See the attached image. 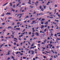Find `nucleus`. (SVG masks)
<instances>
[{
	"instance_id": "13d9d810",
	"label": "nucleus",
	"mask_w": 60,
	"mask_h": 60,
	"mask_svg": "<svg viewBox=\"0 0 60 60\" xmlns=\"http://www.w3.org/2000/svg\"><path fill=\"white\" fill-rule=\"evenodd\" d=\"M5 31H6V30H3V31H4V32H5Z\"/></svg>"
},
{
	"instance_id": "393cba45",
	"label": "nucleus",
	"mask_w": 60,
	"mask_h": 60,
	"mask_svg": "<svg viewBox=\"0 0 60 60\" xmlns=\"http://www.w3.org/2000/svg\"><path fill=\"white\" fill-rule=\"evenodd\" d=\"M34 19V18H31L30 19V20H33V19Z\"/></svg>"
},
{
	"instance_id": "69168bd1",
	"label": "nucleus",
	"mask_w": 60,
	"mask_h": 60,
	"mask_svg": "<svg viewBox=\"0 0 60 60\" xmlns=\"http://www.w3.org/2000/svg\"><path fill=\"white\" fill-rule=\"evenodd\" d=\"M26 17L27 18H29V17H28V16H26Z\"/></svg>"
},
{
	"instance_id": "9b49d317",
	"label": "nucleus",
	"mask_w": 60,
	"mask_h": 60,
	"mask_svg": "<svg viewBox=\"0 0 60 60\" xmlns=\"http://www.w3.org/2000/svg\"><path fill=\"white\" fill-rule=\"evenodd\" d=\"M55 21H56L57 22H59V20H55Z\"/></svg>"
},
{
	"instance_id": "c756f323",
	"label": "nucleus",
	"mask_w": 60,
	"mask_h": 60,
	"mask_svg": "<svg viewBox=\"0 0 60 60\" xmlns=\"http://www.w3.org/2000/svg\"><path fill=\"white\" fill-rule=\"evenodd\" d=\"M31 32H30L29 33V35H31Z\"/></svg>"
},
{
	"instance_id": "a19ab883",
	"label": "nucleus",
	"mask_w": 60,
	"mask_h": 60,
	"mask_svg": "<svg viewBox=\"0 0 60 60\" xmlns=\"http://www.w3.org/2000/svg\"><path fill=\"white\" fill-rule=\"evenodd\" d=\"M28 4H31V3H30V2H28Z\"/></svg>"
},
{
	"instance_id": "39448f33",
	"label": "nucleus",
	"mask_w": 60,
	"mask_h": 60,
	"mask_svg": "<svg viewBox=\"0 0 60 60\" xmlns=\"http://www.w3.org/2000/svg\"><path fill=\"white\" fill-rule=\"evenodd\" d=\"M43 27L44 28V26L43 25H41V29H42Z\"/></svg>"
},
{
	"instance_id": "f704fd0d",
	"label": "nucleus",
	"mask_w": 60,
	"mask_h": 60,
	"mask_svg": "<svg viewBox=\"0 0 60 60\" xmlns=\"http://www.w3.org/2000/svg\"><path fill=\"white\" fill-rule=\"evenodd\" d=\"M34 44H33L32 45H31V46H34Z\"/></svg>"
},
{
	"instance_id": "4d7b16f0",
	"label": "nucleus",
	"mask_w": 60,
	"mask_h": 60,
	"mask_svg": "<svg viewBox=\"0 0 60 60\" xmlns=\"http://www.w3.org/2000/svg\"><path fill=\"white\" fill-rule=\"evenodd\" d=\"M19 3H18V4L17 5V6H19Z\"/></svg>"
},
{
	"instance_id": "6ab92c4d",
	"label": "nucleus",
	"mask_w": 60,
	"mask_h": 60,
	"mask_svg": "<svg viewBox=\"0 0 60 60\" xmlns=\"http://www.w3.org/2000/svg\"><path fill=\"white\" fill-rule=\"evenodd\" d=\"M47 31V29H45L44 30V32H46Z\"/></svg>"
},
{
	"instance_id": "8fccbe9b",
	"label": "nucleus",
	"mask_w": 60,
	"mask_h": 60,
	"mask_svg": "<svg viewBox=\"0 0 60 60\" xmlns=\"http://www.w3.org/2000/svg\"><path fill=\"white\" fill-rule=\"evenodd\" d=\"M14 39H15V40H17V38H14Z\"/></svg>"
},
{
	"instance_id": "5701e85b",
	"label": "nucleus",
	"mask_w": 60,
	"mask_h": 60,
	"mask_svg": "<svg viewBox=\"0 0 60 60\" xmlns=\"http://www.w3.org/2000/svg\"><path fill=\"white\" fill-rule=\"evenodd\" d=\"M39 15H42L43 14L42 13H39Z\"/></svg>"
},
{
	"instance_id": "4468645a",
	"label": "nucleus",
	"mask_w": 60,
	"mask_h": 60,
	"mask_svg": "<svg viewBox=\"0 0 60 60\" xmlns=\"http://www.w3.org/2000/svg\"><path fill=\"white\" fill-rule=\"evenodd\" d=\"M10 28H12V27L11 26H9L8 28V29H9Z\"/></svg>"
},
{
	"instance_id": "37998d69",
	"label": "nucleus",
	"mask_w": 60,
	"mask_h": 60,
	"mask_svg": "<svg viewBox=\"0 0 60 60\" xmlns=\"http://www.w3.org/2000/svg\"><path fill=\"white\" fill-rule=\"evenodd\" d=\"M50 19H53V17H50Z\"/></svg>"
},
{
	"instance_id": "864d4df0",
	"label": "nucleus",
	"mask_w": 60,
	"mask_h": 60,
	"mask_svg": "<svg viewBox=\"0 0 60 60\" xmlns=\"http://www.w3.org/2000/svg\"><path fill=\"white\" fill-rule=\"evenodd\" d=\"M35 13H36V12H34L33 13V14H35Z\"/></svg>"
},
{
	"instance_id": "bf43d9fd",
	"label": "nucleus",
	"mask_w": 60,
	"mask_h": 60,
	"mask_svg": "<svg viewBox=\"0 0 60 60\" xmlns=\"http://www.w3.org/2000/svg\"><path fill=\"white\" fill-rule=\"evenodd\" d=\"M54 36H57L56 34H55Z\"/></svg>"
},
{
	"instance_id": "09e8293b",
	"label": "nucleus",
	"mask_w": 60,
	"mask_h": 60,
	"mask_svg": "<svg viewBox=\"0 0 60 60\" xmlns=\"http://www.w3.org/2000/svg\"><path fill=\"white\" fill-rule=\"evenodd\" d=\"M19 15H23V14H19Z\"/></svg>"
},
{
	"instance_id": "b1692460",
	"label": "nucleus",
	"mask_w": 60,
	"mask_h": 60,
	"mask_svg": "<svg viewBox=\"0 0 60 60\" xmlns=\"http://www.w3.org/2000/svg\"><path fill=\"white\" fill-rule=\"evenodd\" d=\"M25 34V32L22 33V34Z\"/></svg>"
},
{
	"instance_id": "72a5a7b5",
	"label": "nucleus",
	"mask_w": 60,
	"mask_h": 60,
	"mask_svg": "<svg viewBox=\"0 0 60 60\" xmlns=\"http://www.w3.org/2000/svg\"><path fill=\"white\" fill-rule=\"evenodd\" d=\"M12 17H10L8 18V19H12Z\"/></svg>"
},
{
	"instance_id": "6e6d98bb",
	"label": "nucleus",
	"mask_w": 60,
	"mask_h": 60,
	"mask_svg": "<svg viewBox=\"0 0 60 60\" xmlns=\"http://www.w3.org/2000/svg\"><path fill=\"white\" fill-rule=\"evenodd\" d=\"M41 41H38V43H41Z\"/></svg>"
},
{
	"instance_id": "2f4dec72",
	"label": "nucleus",
	"mask_w": 60,
	"mask_h": 60,
	"mask_svg": "<svg viewBox=\"0 0 60 60\" xmlns=\"http://www.w3.org/2000/svg\"><path fill=\"white\" fill-rule=\"evenodd\" d=\"M17 52V53H19V54H21V52Z\"/></svg>"
},
{
	"instance_id": "680f3d73",
	"label": "nucleus",
	"mask_w": 60,
	"mask_h": 60,
	"mask_svg": "<svg viewBox=\"0 0 60 60\" xmlns=\"http://www.w3.org/2000/svg\"><path fill=\"white\" fill-rule=\"evenodd\" d=\"M5 47H8V45H5Z\"/></svg>"
},
{
	"instance_id": "49530a36",
	"label": "nucleus",
	"mask_w": 60,
	"mask_h": 60,
	"mask_svg": "<svg viewBox=\"0 0 60 60\" xmlns=\"http://www.w3.org/2000/svg\"><path fill=\"white\" fill-rule=\"evenodd\" d=\"M42 44H44H44H45V43H44V42H42Z\"/></svg>"
},
{
	"instance_id": "473e14b6",
	"label": "nucleus",
	"mask_w": 60,
	"mask_h": 60,
	"mask_svg": "<svg viewBox=\"0 0 60 60\" xmlns=\"http://www.w3.org/2000/svg\"><path fill=\"white\" fill-rule=\"evenodd\" d=\"M8 55H10V52H8Z\"/></svg>"
},
{
	"instance_id": "4be33fe9",
	"label": "nucleus",
	"mask_w": 60,
	"mask_h": 60,
	"mask_svg": "<svg viewBox=\"0 0 60 60\" xmlns=\"http://www.w3.org/2000/svg\"><path fill=\"white\" fill-rule=\"evenodd\" d=\"M58 16H59V18H60V15H58Z\"/></svg>"
},
{
	"instance_id": "e2e57ef3",
	"label": "nucleus",
	"mask_w": 60,
	"mask_h": 60,
	"mask_svg": "<svg viewBox=\"0 0 60 60\" xmlns=\"http://www.w3.org/2000/svg\"><path fill=\"white\" fill-rule=\"evenodd\" d=\"M11 52V51H8V52Z\"/></svg>"
},
{
	"instance_id": "4c0bfd02",
	"label": "nucleus",
	"mask_w": 60,
	"mask_h": 60,
	"mask_svg": "<svg viewBox=\"0 0 60 60\" xmlns=\"http://www.w3.org/2000/svg\"><path fill=\"white\" fill-rule=\"evenodd\" d=\"M35 5H36V6H37V4H36V3H35Z\"/></svg>"
},
{
	"instance_id": "f257e3e1",
	"label": "nucleus",
	"mask_w": 60,
	"mask_h": 60,
	"mask_svg": "<svg viewBox=\"0 0 60 60\" xmlns=\"http://www.w3.org/2000/svg\"><path fill=\"white\" fill-rule=\"evenodd\" d=\"M35 34H36V35H37V36H39V35H40V34H39V33H38L37 32Z\"/></svg>"
},
{
	"instance_id": "dca6fc26",
	"label": "nucleus",
	"mask_w": 60,
	"mask_h": 60,
	"mask_svg": "<svg viewBox=\"0 0 60 60\" xmlns=\"http://www.w3.org/2000/svg\"><path fill=\"white\" fill-rule=\"evenodd\" d=\"M45 20V19H42V21H44Z\"/></svg>"
},
{
	"instance_id": "de8ad7c7",
	"label": "nucleus",
	"mask_w": 60,
	"mask_h": 60,
	"mask_svg": "<svg viewBox=\"0 0 60 60\" xmlns=\"http://www.w3.org/2000/svg\"><path fill=\"white\" fill-rule=\"evenodd\" d=\"M25 29H24V30H23V31L22 32V33H23V32H24V31H25Z\"/></svg>"
},
{
	"instance_id": "0eeeda50",
	"label": "nucleus",
	"mask_w": 60,
	"mask_h": 60,
	"mask_svg": "<svg viewBox=\"0 0 60 60\" xmlns=\"http://www.w3.org/2000/svg\"><path fill=\"white\" fill-rule=\"evenodd\" d=\"M6 15H11V13H8L6 14Z\"/></svg>"
},
{
	"instance_id": "412c9836",
	"label": "nucleus",
	"mask_w": 60,
	"mask_h": 60,
	"mask_svg": "<svg viewBox=\"0 0 60 60\" xmlns=\"http://www.w3.org/2000/svg\"><path fill=\"white\" fill-rule=\"evenodd\" d=\"M2 25H3V26H4V25H5V23H2Z\"/></svg>"
},
{
	"instance_id": "1a4fd4ad",
	"label": "nucleus",
	"mask_w": 60,
	"mask_h": 60,
	"mask_svg": "<svg viewBox=\"0 0 60 60\" xmlns=\"http://www.w3.org/2000/svg\"><path fill=\"white\" fill-rule=\"evenodd\" d=\"M4 16V13L3 14H2L1 15V17H3Z\"/></svg>"
},
{
	"instance_id": "6e6552de",
	"label": "nucleus",
	"mask_w": 60,
	"mask_h": 60,
	"mask_svg": "<svg viewBox=\"0 0 60 60\" xmlns=\"http://www.w3.org/2000/svg\"><path fill=\"white\" fill-rule=\"evenodd\" d=\"M43 6L44 7V9H46V6H45L44 5H43Z\"/></svg>"
},
{
	"instance_id": "9d476101",
	"label": "nucleus",
	"mask_w": 60,
	"mask_h": 60,
	"mask_svg": "<svg viewBox=\"0 0 60 60\" xmlns=\"http://www.w3.org/2000/svg\"><path fill=\"white\" fill-rule=\"evenodd\" d=\"M54 6L55 7H57V4L55 5Z\"/></svg>"
},
{
	"instance_id": "a211bd4d",
	"label": "nucleus",
	"mask_w": 60,
	"mask_h": 60,
	"mask_svg": "<svg viewBox=\"0 0 60 60\" xmlns=\"http://www.w3.org/2000/svg\"><path fill=\"white\" fill-rule=\"evenodd\" d=\"M6 4H4L3 5V6H5V5H6Z\"/></svg>"
},
{
	"instance_id": "338daca9",
	"label": "nucleus",
	"mask_w": 60,
	"mask_h": 60,
	"mask_svg": "<svg viewBox=\"0 0 60 60\" xmlns=\"http://www.w3.org/2000/svg\"><path fill=\"white\" fill-rule=\"evenodd\" d=\"M42 31H40V33H42Z\"/></svg>"
},
{
	"instance_id": "603ef678",
	"label": "nucleus",
	"mask_w": 60,
	"mask_h": 60,
	"mask_svg": "<svg viewBox=\"0 0 60 60\" xmlns=\"http://www.w3.org/2000/svg\"><path fill=\"white\" fill-rule=\"evenodd\" d=\"M60 34V33H57V34Z\"/></svg>"
},
{
	"instance_id": "7c9ffc66",
	"label": "nucleus",
	"mask_w": 60,
	"mask_h": 60,
	"mask_svg": "<svg viewBox=\"0 0 60 60\" xmlns=\"http://www.w3.org/2000/svg\"><path fill=\"white\" fill-rule=\"evenodd\" d=\"M28 43H29V45H30V41H29L28 42Z\"/></svg>"
},
{
	"instance_id": "7ed1b4c3",
	"label": "nucleus",
	"mask_w": 60,
	"mask_h": 60,
	"mask_svg": "<svg viewBox=\"0 0 60 60\" xmlns=\"http://www.w3.org/2000/svg\"><path fill=\"white\" fill-rule=\"evenodd\" d=\"M45 25H48V22L47 21L46 22L44 23Z\"/></svg>"
},
{
	"instance_id": "423d86ee",
	"label": "nucleus",
	"mask_w": 60,
	"mask_h": 60,
	"mask_svg": "<svg viewBox=\"0 0 60 60\" xmlns=\"http://www.w3.org/2000/svg\"><path fill=\"white\" fill-rule=\"evenodd\" d=\"M16 30H20V29L17 28H16Z\"/></svg>"
},
{
	"instance_id": "2eb2a0df",
	"label": "nucleus",
	"mask_w": 60,
	"mask_h": 60,
	"mask_svg": "<svg viewBox=\"0 0 60 60\" xmlns=\"http://www.w3.org/2000/svg\"><path fill=\"white\" fill-rule=\"evenodd\" d=\"M17 47H19V46L20 45H19V44H17Z\"/></svg>"
},
{
	"instance_id": "20e7f679",
	"label": "nucleus",
	"mask_w": 60,
	"mask_h": 60,
	"mask_svg": "<svg viewBox=\"0 0 60 60\" xmlns=\"http://www.w3.org/2000/svg\"><path fill=\"white\" fill-rule=\"evenodd\" d=\"M34 30V28H32V30L33 31V33H34L35 31V30Z\"/></svg>"
},
{
	"instance_id": "052dcab7",
	"label": "nucleus",
	"mask_w": 60,
	"mask_h": 60,
	"mask_svg": "<svg viewBox=\"0 0 60 60\" xmlns=\"http://www.w3.org/2000/svg\"><path fill=\"white\" fill-rule=\"evenodd\" d=\"M23 59H26V57H23Z\"/></svg>"
},
{
	"instance_id": "c03bdc74",
	"label": "nucleus",
	"mask_w": 60,
	"mask_h": 60,
	"mask_svg": "<svg viewBox=\"0 0 60 60\" xmlns=\"http://www.w3.org/2000/svg\"><path fill=\"white\" fill-rule=\"evenodd\" d=\"M42 49H43L44 50L45 49V48H44L43 47H42Z\"/></svg>"
},
{
	"instance_id": "bb28decb",
	"label": "nucleus",
	"mask_w": 60,
	"mask_h": 60,
	"mask_svg": "<svg viewBox=\"0 0 60 60\" xmlns=\"http://www.w3.org/2000/svg\"><path fill=\"white\" fill-rule=\"evenodd\" d=\"M39 8L41 9V6H40L39 7Z\"/></svg>"
},
{
	"instance_id": "79ce46f5",
	"label": "nucleus",
	"mask_w": 60,
	"mask_h": 60,
	"mask_svg": "<svg viewBox=\"0 0 60 60\" xmlns=\"http://www.w3.org/2000/svg\"><path fill=\"white\" fill-rule=\"evenodd\" d=\"M46 40H45V41H44V43H45L46 42Z\"/></svg>"
},
{
	"instance_id": "f8f14e48",
	"label": "nucleus",
	"mask_w": 60,
	"mask_h": 60,
	"mask_svg": "<svg viewBox=\"0 0 60 60\" xmlns=\"http://www.w3.org/2000/svg\"><path fill=\"white\" fill-rule=\"evenodd\" d=\"M4 45V44H2V45H1L0 48H2V46H3Z\"/></svg>"
},
{
	"instance_id": "0e129e2a",
	"label": "nucleus",
	"mask_w": 60,
	"mask_h": 60,
	"mask_svg": "<svg viewBox=\"0 0 60 60\" xmlns=\"http://www.w3.org/2000/svg\"><path fill=\"white\" fill-rule=\"evenodd\" d=\"M52 49H54V46H52Z\"/></svg>"
},
{
	"instance_id": "cd10ccee",
	"label": "nucleus",
	"mask_w": 60,
	"mask_h": 60,
	"mask_svg": "<svg viewBox=\"0 0 60 60\" xmlns=\"http://www.w3.org/2000/svg\"><path fill=\"white\" fill-rule=\"evenodd\" d=\"M36 20H36V21H34V20L33 21H32V22H36Z\"/></svg>"
},
{
	"instance_id": "a878e982",
	"label": "nucleus",
	"mask_w": 60,
	"mask_h": 60,
	"mask_svg": "<svg viewBox=\"0 0 60 60\" xmlns=\"http://www.w3.org/2000/svg\"><path fill=\"white\" fill-rule=\"evenodd\" d=\"M14 45H16V42H15L14 43Z\"/></svg>"
},
{
	"instance_id": "f03ea898",
	"label": "nucleus",
	"mask_w": 60,
	"mask_h": 60,
	"mask_svg": "<svg viewBox=\"0 0 60 60\" xmlns=\"http://www.w3.org/2000/svg\"><path fill=\"white\" fill-rule=\"evenodd\" d=\"M31 52L32 53L31 54L32 55L33 54H34V51H33V50H31Z\"/></svg>"
},
{
	"instance_id": "c9c22d12",
	"label": "nucleus",
	"mask_w": 60,
	"mask_h": 60,
	"mask_svg": "<svg viewBox=\"0 0 60 60\" xmlns=\"http://www.w3.org/2000/svg\"><path fill=\"white\" fill-rule=\"evenodd\" d=\"M47 26H47V25H45V27H47Z\"/></svg>"
},
{
	"instance_id": "58836bf2",
	"label": "nucleus",
	"mask_w": 60,
	"mask_h": 60,
	"mask_svg": "<svg viewBox=\"0 0 60 60\" xmlns=\"http://www.w3.org/2000/svg\"><path fill=\"white\" fill-rule=\"evenodd\" d=\"M34 36V35H32V36H31V37H33Z\"/></svg>"
},
{
	"instance_id": "ea45409f",
	"label": "nucleus",
	"mask_w": 60,
	"mask_h": 60,
	"mask_svg": "<svg viewBox=\"0 0 60 60\" xmlns=\"http://www.w3.org/2000/svg\"><path fill=\"white\" fill-rule=\"evenodd\" d=\"M54 16V15H50V16Z\"/></svg>"
},
{
	"instance_id": "3c124183",
	"label": "nucleus",
	"mask_w": 60,
	"mask_h": 60,
	"mask_svg": "<svg viewBox=\"0 0 60 60\" xmlns=\"http://www.w3.org/2000/svg\"><path fill=\"white\" fill-rule=\"evenodd\" d=\"M13 8H15V5H14L13 6Z\"/></svg>"
},
{
	"instance_id": "a18cd8bd",
	"label": "nucleus",
	"mask_w": 60,
	"mask_h": 60,
	"mask_svg": "<svg viewBox=\"0 0 60 60\" xmlns=\"http://www.w3.org/2000/svg\"><path fill=\"white\" fill-rule=\"evenodd\" d=\"M16 27H17V26H15L14 27V28H16Z\"/></svg>"
},
{
	"instance_id": "c85d7f7f",
	"label": "nucleus",
	"mask_w": 60,
	"mask_h": 60,
	"mask_svg": "<svg viewBox=\"0 0 60 60\" xmlns=\"http://www.w3.org/2000/svg\"><path fill=\"white\" fill-rule=\"evenodd\" d=\"M47 27L48 28V29H49V28H50V27L49 26H48Z\"/></svg>"
},
{
	"instance_id": "774afa93",
	"label": "nucleus",
	"mask_w": 60,
	"mask_h": 60,
	"mask_svg": "<svg viewBox=\"0 0 60 60\" xmlns=\"http://www.w3.org/2000/svg\"><path fill=\"white\" fill-rule=\"evenodd\" d=\"M31 51H29V53H30V52Z\"/></svg>"
},
{
	"instance_id": "5fc2aeb1",
	"label": "nucleus",
	"mask_w": 60,
	"mask_h": 60,
	"mask_svg": "<svg viewBox=\"0 0 60 60\" xmlns=\"http://www.w3.org/2000/svg\"><path fill=\"white\" fill-rule=\"evenodd\" d=\"M57 39L58 40H60V38L58 39V38H57Z\"/></svg>"
},
{
	"instance_id": "ddd939ff",
	"label": "nucleus",
	"mask_w": 60,
	"mask_h": 60,
	"mask_svg": "<svg viewBox=\"0 0 60 60\" xmlns=\"http://www.w3.org/2000/svg\"><path fill=\"white\" fill-rule=\"evenodd\" d=\"M12 4V3H10V6H12V4Z\"/></svg>"
},
{
	"instance_id": "f3484780",
	"label": "nucleus",
	"mask_w": 60,
	"mask_h": 60,
	"mask_svg": "<svg viewBox=\"0 0 60 60\" xmlns=\"http://www.w3.org/2000/svg\"><path fill=\"white\" fill-rule=\"evenodd\" d=\"M11 9L12 10V11H13L14 12V11H15V10H14V9H13V8H11Z\"/></svg>"
},
{
	"instance_id": "e433bc0d",
	"label": "nucleus",
	"mask_w": 60,
	"mask_h": 60,
	"mask_svg": "<svg viewBox=\"0 0 60 60\" xmlns=\"http://www.w3.org/2000/svg\"><path fill=\"white\" fill-rule=\"evenodd\" d=\"M20 24V22H18L17 23V25H18V24Z\"/></svg>"
},
{
	"instance_id": "aec40b11",
	"label": "nucleus",
	"mask_w": 60,
	"mask_h": 60,
	"mask_svg": "<svg viewBox=\"0 0 60 60\" xmlns=\"http://www.w3.org/2000/svg\"><path fill=\"white\" fill-rule=\"evenodd\" d=\"M41 23L43 25V24H44V22H41Z\"/></svg>"
}]
</instances>
